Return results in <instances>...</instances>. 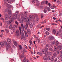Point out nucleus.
Listing matches in <instances>:
<instances>
[{
	"label": "nucleus",
	"instance_id": "a211bd4d",
	"mask_svg": "<svg viewBox=\"0 0 62 62\" xmlns=\"http://www.w3.org/2000/svg\"><path fill=\"white\" fill-rule=\"evenodd\" d=\"M39 21V18H36V23H38Z\"/></svg>",
	"mask_w": 62,
	"mask_h": 62
},
{
	"label": "nucleus",
	"instance_id": "6e6d98bb",
	"mask_svg": "<svg viewBox=\"0 0 62 62\" xmlns=\"http://www.w3.org/2000/svg\"><path fill=\"white\" fill-rule=\"evenodd\" d=\"M60 53V51H57V54H59Z\"/></svg>",
	"mask_w": 62,
	"mask_h": 62
},
{
	"label": "nucleus",
	"instance_id": "c9c22d12",
	"mask_svg": "<svg viewBox=\"0 0 62 62\" xmlns=\"http://www.w3.org/2000/svg\"><path fill=\"white\" fill-rule=\"evenodd\" d=\"M24 57V54H23L21 56V57L22 58H23Z\"/></svg>",
	"mask_w": 62,
	"mask_h": 62
},
{
	"label": "nucleus",
	"instance_id": "9d476101",
	"mask_svg": "<svg viewBox=\"0 0 62 62\" xmlns=\"http://www.w3.org/2000/svg\"><path fill=\"white\" fill-rule=\"evenodd\" d=\"M13 43L16 46H17V45H18V43L17 42L15 41H14Z\"/></svg>",
	"mask_w": 62,
	"mask_h": 62
},
{
	"label": "nucleus",
	"instance_id": "a18cd8bd",
	"mask_svg": "<svg viewBox=\"0 0 62 62\" xmlns=\"http://www.w3.org/2000/svg\"><path fill=\"white\" fill-rule=\"evenodd\" d=\"M51 58V57H50V56H48L47 57V59L48 60H49Z\"/></svg>",
	"mask_w": 62,
	"mask_h": 62
},
{
	"label": "nucleus",
	"instance_id": "a19ab883",
	"mask_svg": "<svg viewBox=\"0 0 62 62\" xmlns=\"http://www.w3.org/2000/svg\"><path fill=\"white\" fill-rule=\"evenodd\" d=\"M54 58H53V57H51L50 59L51 60V61H54Z\"/></svg>",
	"mask_w": 62,
	"mask_h": 62
},
{
	"label": "nucleus",
	"instance_id": "f257e3e1",
	"mask_svg": "<svg viewBox=\"0 0 62 62\" xmlns=\"http://www.w3.org/2000/svg\"><path fill=\"white\" fill-rule=\"evenodd\" d=\"M8 17L9 19H10L11 21L8 20L7 21V23L11 25L12 24V22H13L14 20H16L17 19V16H8Z\"/></svg>",
	"mask_w": 62,
	"mask_h": 62
},
{
	"label": "nucleus",
	"instance_id": "ddd939ff",
	"mask_svg": "<svg viewBox=\"0 0 62 62\" xmlns=\"http://www.w3.org/2000/svg\"><path fill=\"white\" fill-rule=\"evenodd\" d=\"M21 27L22 30H23H23H24V27L23 26V23H22L21 24Z\"/></svg>",
	"mask_w": 62,
	"mask_h": 62
},
{
	"label": "nucleus",
	"instance_id": "20e7f679",
	"mask_svg": "<svg viewBox=\"0 0 62 62\" xmlns=\"http://www.w3.org/2000/svg\"><path fill=\"white\" fill-rule=\"evenodd\" d=\"M15 36L17 37V38H19L20 36V31L18 30H17L16 31V34L15 35Z\"/></svg>",
	"mask_w": 62,
	"mask_h": 62
},
{
	"label": "nucleus",
	"instance_id": "c85d7f7f",
	"mask_svg": "<svg viewBox=\"0 0 62 62\" xmlns=\"http://www.w3.org/2000/svg\"><path fill=\"white\" fill-rule=\"evenodd\" d=\"M17 20L18 21H20V16H18L17 17Z\"/></svg>",
	"mask_w": 62,
	"mask_h": 62
},
{
	"label": "nucleus",
	"instance_id": "603ef678",
	"mask_svg": "<svg viewBox=\"0 0 62 62\" xmlns=\"http://www.w3.org/2000/svg\"><path fill=\"white\" fill-rule=\"evenodd\" d=\"M57 59L56 58L54 60V62H57Z\"/></svg>",
	"mask_w": 62,
	"mask_h": 62
},
{
	"label": "nucleus",
	"instance_id": "69168bd1",
	"mask_svg": "<svg viewBox=\"0 0 62 62\" xmlns=\"http://www.w3.org/2000/svg\"><path fill=\"white\" fill-rule=\"evenodd\" d=\"M40 39H38V42H40Z\"/></svg>",
	"mask_w": 62,
	"mask_h": 62
},
{
	"label": "nucleus",
	"instance_id": "dca6fc26",
	"mask_svg": "<svg viewBox=\"0 0 62 62\" xmlns=\"http://www.w3.org/2000/svg\"><path fill=\"white\" fill-rule=\"evenodd\" d=\"M0 45L1 47H3L4 45V43L3 42H0Z\"/></svg>",
	"mask_w": 62,
	"mask_h": 62
},
{
	"label": "nucleus",
	"instance_id": "cd10ccee",
	"mask_svg": "<svg viewBox=\"0 0 62 62\" xmlns=\"http://www.w3.org/2000/svg\"><path fill=\"white\" fill-rule=\"evenodd\" d=\"M56 30L55 29H54L53 30V32H54V33L55 34L56 33Z\"/></svg>",
	"mask_w": 62,
	"mask_h": 62
},
{
	"label": "nucleus",
	"instance_id": "8fccbe9b",
	"mask_svg": "<svg viewBox=\"0 0 62 62\" xmlns=\"http://www.w3.org/2000/svg\"><path fill=\"white\" fill-rule=\"evenodd\" d=\"M6 50H8V46L7 45L6 46Z\"/></svg>",
	"mask_w": 62,
	"mask_h": 62
},
{
	"label": "nucleus",
	"instance_id": "7ed1b4c3",
	"mask_svg": "<svg viewBox=\"0 0 62 62\" xmlns=\"http://www.w3.org/2000/svg\"><path fill=\"white\" fill-rule=\"evenodd\" d=\"M19 28L20 31V33L21 35V39H24L25 38V37H24V33H23V31L21 32V27H19Z\"/></svg>",
	"mask_w": 62,
	"mask_h": 62
},
{
	"label": "nucleus",
	"instance_id": "49530a36",
	"mask_svg": "<svg viewBox=\"0 0 62 62\" xmlns=\"http://www.w3.org/2000/svg\"><path fill=\"white\" fill-rule=\"evenodd\" d=\"M40 8L41 9H43V6H40Z\"/></svg>",
	"mask_w": 62,
	"mask_h": 62
},
{
	"label": "nucleus",
	"instance_id": "37998d69",
	"mask_svg": "<svg viewBox=\"0 0 62 62\" xmlns=\"http://www.w3.org/2000/svg\"><path fill=\"white\" fill-rule=\"evenodd\" d=\"M15 23H16V24H17V25H18V24H19V23H18V22L16 21H15Z\"/></svg>",
	"mask_w": 62,
	"mask_h": 62
},
{
	"label": "nucleus",
	"instance_id": "09e8293b",
	"mask_svg": "<svg viewBox=\"0 0 62 62\" xmlns=\"http://www.w3.org/2000/svg\"><path fill=\"white\" fill-rule=\"evenodd\" d=\"M53 8H56V6L54 5L53 4Z\"/></svg>",
	"mask_w": 62,
	"mask_h": 62
},
{
	"label": "nucleus",
	"instance_id": "1a4fd4ad",
	"mask_svg": "<svg viewBox=\"0 0 62 62\" xmlns=\"http://www.w3.org/2000/svg\"><path fill=\"white\" fill-rule=\"evenodd\" d=\"M27 32L28 34H31V31L30 29H27Z\"/></svg>",
	"mask_w": 62,
	"mask_h": 62
},
{
	"label": "nucleus",
	"instance_id": "2f4dec72",
	"mask_svg": "<svg viewBox=\"0 0 62 62\" xmlns=\"http://www.w3.org/2000/svg\"><path fill=\"white\" fill-rule=\"evenodd\" d=\"M43 11L44 13H46L47 11L46 10V9H45L43 10Z\"/></svg>",
	"mask_w": 62,
	"mask_h": 62
},
{
	"label": "nucleus",
	"instance_id": "f8f14e48",
	"mask_svg": "<svg viewBox=\"0 0 62 62\" xmlns=\"http://www.w3.org/2000/svg\"><path fill=\"white\" fill-rule=\"evenodd\" d=\"M7 41L9 44H10L11 42V39H7Z\"/></svg>",
	"mask_w": 62,
	"mask_h": 62
},
{
	"label": "nucleus",
	"instance_id": "a878e982",
	"mask_svg": "<svg viewBox=\"0 0 62 62\" xmlns=\"http://www.w3.org/2000/svg\"><path fill=\"white\" fill-rule=\"evenodd\" d=\"M46 35L48 36L49 34V33L48 31H46Z\"/></svg>",
	"mask_w": 62,
	"mask_h": 62
},
{
	"label": "nucleus",
	"instance_id": "338daca9",
	"mask_svg": "<svg viewBox=\"0 0 62 62\" xmlns=\"http://www.w3.org/2000/svg\"><path fill=\"white\" fill-rule=\"evenodd\" d=\"M8 47H9V48H11V46H10V45H8Z\"/></svg>",
	"mask_w": 62,
	"mask_h": 62
},
{
	"label": "nucleus",
	"instance_id": "4be33fe9",
	"mask_svg": "<svg viewBox=\"0 0 62 62\" xmlns=\"http://www.w3.org/2000/svg\"><path fill=\"white\" fill-rule=\"evenodd\" d=\"M55 34H56V36H58V35H59V32L57 31L56 32Z\"/></svg>",
	"mask_w": 62,
	"mask_h": 62
},
{
	"label": "nucleus",
	"instance_id": "412c9836",
	"mask_svg": "<svg viewBox=\"0 0 62 62\" xmlns=\"http://www.w3.org/2000/svg\"><path fill=\"white\" fill-rule=\"evenodd\" d=\"M62 55V51L61 50L60 51V57H61Z\"/></svg>",
	"mask_w": 62,
	"mask_h": 62
},
{
	"label": "nucleus",
	"instance_id": "4c0bfd02",
	"mask_svg": "<svg viewBox=\"0 0 62 62\" xmlns=\"http://www.w3.org/2000/svg\"><path fill=\"white\" fill-rule=\"evenodd\" d=\"M27 11H25L24 14V15H27Z\"/></svg>",
	"mask_w": 62,
	"mask_h": 62
},
{
	"label": "nucleus",
	"instance_id": "680f3d73",
	"mask_svg": "<svg viewBox=\"0 0 62 62\" xmlns=\"http://www.w3.org/2000/svg\"><path fill=\"white\" fill-rule=\"evenodd\" d=\"M47 4L48 6H49V7H50L51 6V4L49 3H48Z\"/></svg>",
	"mask_w": 62,
	"mask_h": 62
},
{
	"label": "nucleus",
	"instance_id": "2eb2a0df",
	"mask_svg": "<svg viewBox=\"0 0 62 62\" xmlns=\"http://www.w3.org/2000/svg\"><path fill=\"white\" fill-rule=\"evenodd\" d=\"M62 46L61 45H59L58 47V49H59V50H61V49H62Z\"/></svg>",
	"mask_w": 62,
	"mask_h": 62
},
{
	"label": "nucleus",
	"instance_id": "4d7b16f0",
	"mask_svg": "<svg viewBox=\"0 0 62 62\" xmlns=\"http://www.w3.org/2000/svg\"><path fill=\"white\" fill-rule=\"evenodd\" d=\"M14 27H15L16 28H18V26L17 25H14Z\"/></svg>",
	"mask_w": 62,
	"mask_h": 62
},
{
	"label": "nucleus",
	"instance_id": "393cba45",
	"mask_svg": "<svg viewBox=\"0 0 62 62\" xmlns=\"http://www.w3.org/2000/svg\"><path fill=\"white\" fill-rule=\"evenodd\" d=\"M43 59L44 60H47V56L45 55Z\"/></svg>",
	"mask_w": 62,
	"mask_h": 62
},
{
	"label": "nucleus",
	"instance_id": "423d86ee",
	"mask_svg": "<svg viewBox=\"0 0 62 62\" xmlns=\"http://www.w3.org/2000/svg\"><path fill=\"white\" fill-rule=\"evenodd\" d=\"M48 38L50 40H53L54 39V38L52 36H50Z\"/></svg>",
	"mask_w": 62,
	"mask_h": 62
},
{
	"label": "nucleus",
	"instance_id": "0e129e2a",
	"mask_svg": "<svg viewBox=\"0 0 62 62\" xmlns=\"http://www.w3.org/2000/svg\"><path fill=\"white\" fill-rule=\"evenodd\" d=\"M42 51L43 52H45V50L44 49H43L42 50Z\"/></svg>",
	"mask_w": 62,
	"mask_h": 62
},
{
	"label": "nucleus",
	"instance_id": "5fc2aeb1",
	"mask_svg": "<svg viewBox=\"0 0 62 62\" xmlns=\"http://www.w3.org/2000/svg\"><path fill=\"white\" fill-rule=\"evenodd\" d=\"M6 7L7 8H8L9 7V5L7 3H6Z\"/></svg>",
	"mask_w": 62,
	"mask_h": 62
},
{
	"label": "nucleus",
	"instance_id": "e433bc0d",
	"mask_svg": "<svg viewBox=\"0 0 62 62\" xmlns=\"http://www.w3.org/2000/svg\"><path fill=\"white\" fill-rule=\"evenodd\" d=\"M49 50L50 51H51V52H52V51H53V49L52 48H49Z\"/></svg>",
	"mask_w": 62,
	"mask_h": 62
},
{
	"label": "nucleus",
	"instance_id": "f704fd0d",
	"mask_svg": "<svg viewBox=\"0 0 62 62\" xmlns=\"http://www.w3.org/2000/svg\"><path fill=\"white\" fill-rule=\"evenodd\" d=\"M48 54L49 55H51V54H52V53L51 52H49L48 53Z\"/></svg>",
	"mask_w": 62,
	"mask_h": 62
},
{
	"label": "nucleus",
	"instance_id": "c03bdc74",
	"mask_svg": "<svg viewBox=\"0 0 62 62\" xmlns=\"http://www.w3.org/2000/svg\"><path fill=\"white\" fill-rule=\"evenodd\" d=\"M5 17L6 20H8V16H5Z\"/></svg>",
	"mask_w": 62,
	"mask_h": 62
},
{
	"label": "nucleus",
	"instance_id": "f3484780",
	"mask_svg": "<svg viewBox=\"0 0 62 62\" xmlns=\"http://www.w3.org/2000/svg\"><path fill=\"white\" fill-rule=\"evenodd\" d=\"M59 42L58 41H56L55 45L56 46H58L59 45Z\"/></svg>",
	"mask_w": 62,
	"mask_h": 62
},
{
	"label": "nucleus",
	"instance_id": "13d9d810",
	"mask_svg": "<svg viewBox=\"0 0 62 62\" xmlns=\"http://www.w3.org/2000/svg\"><path fill=\"white\" fill-rule=\"evenodd\" d=\"M46 47H49V45L48 44H47L46 45Z\"/></svg>",
	"mask_w": 62,
	"mask_h": 62
},
{
	"label": "nucleus",
	"instance_id": "3c124183",
	"mask_svg": "<svg viewBox=\"0 0 62 62\" xmlns=\"http://www.w3.org/2000/svg\"><path fill=\"white\" fill-rule=\"evenodd\" d=\"M15 27H13V31H15Z\"/></svg>",
	"mask_w": 62,
	"mask_h": 62
},
{
	"label": "nucleus",
	"instance_id": "9b49d317",
	"mask_svg": "<svg viewBox=\"0 0 62 62\" xmlns=\"http://www.w3.org/2000/svg\"><path fill=\"white\" fill-rule=\"evenodd\" d=\"M24 19V18H23V17H21V19L20 20V23H23V22Z\"/></svg>",
	"mask_w": 62,
	"mask_h": 62
},
{
	"label": "nucleus",
	"instance_id": "58836bf2",
	"mask_svg": "<svg viewBox=\"0 0 62 62\" xmlns=\"http://www.w3.org/2000/svg\"><path fill=\"white\" fill-rule=\"evenodd\" d=\"M23 61L24 62H26V57H25L23 60Z\"/></svg>",
	"mask_w": 62,
	"mask_h": 62
},
{
	"label": "nucleus",
	"instance_id": "39448f33",
	"mask_svg": "<svg viewBox=\"0 0 62 62\" xmlns=\"http://www.w3.org/2000/svg\"><path fill=\"white\" fill-rule=\"evenodd\" d=\"M28 24V25H29V26L31 28H32L33 27V24L31 22H30L29 23H27Z\"/></svg>",
	"mask_w": 62,
	"mask_h": 62
},
{
	"label": "nucleus",
	"instance_id": "f03ea898",
	"mask_svg": "<svg viewBox=\"0 0 62 62\" xmlns=\"http://www.w3.org/2000/svg\"><path fill=\"white\" fill-rule=\"evenodd\" d=\"M35 18V17L34 16H30V18L29 17H27V23H30L29 22V20L31 21H33V19H34Z\"/></svg>",
	"mask_w": 62,
	"mask_h": 62
},
{
	"label": "nucleus",
	"instance_id": "4468645a",
	"mask_svg": "<svg viewBox=\"0 0 62 62\" xmlns=\"http://www.w3.org/2000/svg\"><path fill=\"white\" fill-rule=\"evenodd\" d=\"M24 33L25 37H28V35L27 34V32H26V31H24Z\"/></svg>",
	"mask_w": 62,
	"mask_h": 62
},
{
	"label": "nucleus",
	"instance_id": "864d4df0",
	"mask_svg": "<svg viewBox=\"0 0 62 62\" xmlns=\"http://www.w3.org/2000/svg\"><path fill=\"white\" fill-rule=\"evenodd\" d=\"M16 13H17V15H18V14H19V11H16Z\"/></svg>",
	"mask_w": 62,
	"mask_h": 62
},
{
	"label": "nucleus",
	"instance_id": "7c9ffc66",
	"mask_svg": "<svg viewBox=\"0 0 62 62\" xmlns=\"http://www.w3.org/2000/svg\"><path fill=\"white\" fill-rule=\"evenodd\" d=\"M4 43L5 45V46H7V42L6 41H4Z\"/></svg>",
	"mask_w": 62,
	"mask_h": 62
},
{
	"label": "nucleus",
	"instance_id": "aec40b11",
	"mask_svg": "<svg viewBox=\"0 0 62 62\" xmlns=\"http://www.w3.org/2000/svg\"><path fill=\"white\" fill-rule=\"evenodd\" d=\"M51 44H55V40L53 41H51Z\"/></svg>",
	"mask_w": 62,
	"mask_h": 62
},
{
	"label": "nucleus",
	"instance_id": "bb28decb",
	"mask_svg": "<svg viewBox=\"0 0 62 62\" xmlns=\"http://www.w3.org/2000/svg\"><path fill=\"white\" fill-rule=\"evenodd\" d=\"M56 48V46H54V51H56V50H57V48Z\"/></svg>",
	"mask_w": 62,
	"mask_h": 62
},
{
	"label": "nucleus",
	"instance_id": "5701e85b",
	"mask_svg": "<svg viewBox=\"0 0 62 62\" xmlns=\"http://www.w3.org/2000/svg\"><path fill=\"white\" fill-rule=\"evenodd\" d=\"M11 11L10 10L8 12V14L9 15H11Z\"/></svg>",
	"mask_w": 62,
	"mask_h": 62
},
{
	"label": "nucleus",
	"instance_id": "052dcab7",
	"mask_svg": "<svg viewBox=\"0 0 62 62\" xmlns=\"http://www.w3.org/2000/svg\"><path fill=\"white\" fill-rule=\"evenodd\" d=\"M30 43L31 44H32V43H32V41H31V40L30 41Z\"/></svg>",
	"mask_w": 62,
	"mask_h": 62
},
{
	"label": "nucleus",
	"instance_id": "473e14b6",
	"mask_svg": "<svg viewBox=\"0 0 62 62\" xmlns=\"http://www.w3.org/2000/svg\"><path fill=\"white\" fill-rule=\"evenodd\" d=\"M19 50H22V46H21V45H20L19 46Z\"/></svg>",
	"mask_w": 62,
	"mask_h": 62
},
{
	"label": "nucleus",
	"instance_id": "e2e57ef3",
	"mask_svg": "<svg viewBox=\"0 0 62 62\" xmlns=\"http://www.w3.org/2000/svg\"><path fill=\"white\" fill-rule=\"evenodd\" d=\"M50 8H51V9H54V8H53V7H52V6H49Z\"/></svg>",
	"mask_w": 62,
	"mask_h": 62
},
{
	"label": "nucleus",
	"instance_id": "6e6552de",
	"mask_svg": "<svg viewBox=\"0 0 62 62\" xmlns=\"http://www.w3.org/2000/svg\"><path fill=\"white\" fill-rule=\"evenodd\" d=\"M57 56V54H56V53H54L53 56L52 57H53V58H55V57H56Z\"/></svg>",
	"mask_w": 62,
	"mask_h": 62
},
{
	"label": "nucleus",
	"instance_id": "c756f323",
	"mask_svg": "<svg viewBox=\"0 0 62 62\" xmlns=\"http://www.w3.org/2000/svg\"><path fill=\"white\" fill-rule=\"evenodd\" d=\"M9 29H12L13 28V27L11 25H10L9 26Z\"/></svg>",
	"mask_w": 62,
	"mask_h": 62
},
{
	"label": "nucleus",
	"instance_id": "6ab92c4d",
	"mask_svg": "<svg viewBox=\"0 0 62 62\" xmlns=\"http://www.w3.org/2000/svg\"><path fill=\"white\" fill-rule=\"evenodd\" d=\"M46 9L47 10L49 11H51V9L49 7H47L46 8Z\"/></svg>",
	"mask_w": 62,
	"mask_h": 62
},
{
	"label": "nucleus",
	"instance_id": "72a5a7b5",
	"mask_svg": "<svg viewBox=\"0 0 62 62\" xmlns=\"http://www.w3.org/2000/svg\"><path fill=\"white\" fill-rule=\"evenodd\" d=\"M5 31L7 33H8V29H5Z\"/></svg>",
	"mask_w": 62,
	"mask_h": 62
},
{
	"label": "nucleus",
	"instance_id": "de8ad7c7",
	"mask_svg": "<svg viewBox=\"0 0 62 62\" xmlns=\"http://www.w3.org/2000/svg\"><path fill=\"white\" fill-rule=\"evenodd\" d=\"M57 3H58V4H61V2L60 1H59V0H58L57 1Z\"/></svg>",
	"mask_w": 62,
	"mask_h": 62
},
{
	"label": "nucleus",
	"instance_id": "ea45409f",
	"mask_svg": "<svg viewBox=\"0 0 62 62\" xmlns=\"http://www.w3.org/2000/svg\"><path fill=\"white\" fill-rule=\"evenodd\" d=\"M46 30H47V31H50V29L49 28H46Z\"/></svg>",
	"mask_w": 62,
	"mask_h": 62
},
{
	"label": "nucleus",
	"instance_id": "bf43d9fd",
	"mask_svg": "<svg viewBox=\"0 0 62 62\" xmlns=\"http://www.w3.org/2000/svg\"><path fill=\"white\" fill-rule=\"evenodd\" d=\"M45 50L46 51H48V48H47V47H45Z\"/></svg>",
	"mask_w": 62,
	"mask_h": 62
},
{
	"label": "nucleus",
	"instance_id": "0eeeda50",
	"mask_svg": "<svg viewBox=\"0 0 62 62\" xmlns=\"http://www.w3.org/2000/svg\"><path fill=\"white\" fill-rule=\"evenodd\" d=\"M26 25L24 26V28L25 30H26L27 29V27H29V26H28V24L27 23H26Z\"/></svg>",
	"mask_w": 62,
	"mask_h": 62
},
{
	"label": "nucleus",
	"instance_id": "79ce46f5",
	"mask_svg": "<svg viewBox=\"0 0 62 62\" xmlns=\"http://www.w3.org/2000/svg\"><path fill=\"white\" fill-rule=\"evenodd\" d=\"M47 21V20L46 19L44 20V21H45V22H42V23H46V21Z\"/></svg>",
	"mask_w": 62,
	"mask_h": 62
},
{
	"label": "nucleus",
	"instance_id": "774afa93",
	"mask_svg": "<svg viewBox=\"0 0 62 62\" xmlns=\"http://www.w3.org/2000/svg\"><path fill=\"white\" fill-rule=\"evenodd\" d=\"M1 32H4V31H5L4 30H1Z\"/></svg>",
	"mask_w": 62,
	"mask_h": 62
},
{
	"label": "nucleus",
	"instance_id": "b1692460",
	"mask_svg": "<svg viewBox=\"0 0 62 62\" xmlns=\"http://www.w3.org/2000/svg\"><path fill=\"white\" fill-rule=\"evenodd\" d=\"M45 4V1H43L41 2V5H44Z\"/></svg>",
	"mask_w": 62,
	"mask_h": 62
}]
</instances>
